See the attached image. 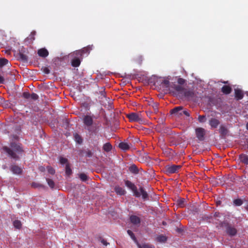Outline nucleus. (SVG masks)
<instances>
[{"instance_id":"31","label":"nucleus","mask_w":248,"mask_h":248,"mask_svg":"<svg viewBox=\"0 0 248 248\" xmlns=\"http://www.w3.org/2000/svg\"><path fill=\"white\" fill-rule=\"evenodd\" d=\"M74 138L76 142L78 144H81L82 142V139L79 135L76 134L74 136Z\"/></svg>"},{"instance_id":"12","label":"nucleus","mask_w":248,"mask_h":248,"mask_svg":"<svg viewBox=\"0 0 248 248\" xmlns=\"http://www.w3.org/2000/svg\"><path fill=\"white\" fill-rule=\"evenodd\" d=\"M26 51L25 48H23L19 50L18 53V58L23 62H27L28 56L27 55Z\"/></svg>"},{"instance_id":"46","label":"nucleus","mask_w":248,"mask_h":248,"mask_svg":"<svg viewBox=\"0 0 248 248\" xmlns=\"http://www.w3.org/2000/svg\"><path fill=\"white\" fill-rule=\"evenodd\" d=\"M184 82H185V80L183 78H180L178 79V84H177L182 85V84H183L184 83Z\"/></svg>"},{"instance_id":"27","label":"nucleus","mask_w":248,"mask_h":248,"mask_svg":"<svg viewBox=\"0 0 248 248\" xmlns=\"http://www.w3.org/2000/svg\"><path fill=\"white\" fill-rule=\"evenodd\" d=\"M140 195H142V198L144 200L147 199L148 197V195L147 193V192L144 190V188L142 187H140Z\"/></svg>"},{"instance_id":"1","label":"nucleus","mask_w":248,"mask_h":248,"mask_svg":"<svg viewBox=\"0 0 248 248\" xmlns=\"http://www.w3.org/2000/svg\"><path fill=\"white\" fill-rule=\"evenodd\" d=\"M3 150L11 158L15 160L19 159V155L23 151L19 143L13 141L11 142L10 147L4 146Z\"/></svg>"},{"instance_id":"26","label":"nucleus","mask_w":248,"mask_h":248,"mask_svg":"<svg viewBox=\"0 0 248 248\" xmlns=\"http://www.w3.org/2000/svg\"><path fill=\"white\" fill-rule=\"evenodd\" d=\"M186 200L184 198H180L177 201V205L180 207H184L186 206Z\"/></svg>"},{"instance_id":"24","label":"nucleus","mask_w":248,"mask_h":248,"mask_svg":"<svg viewBox=\"0 0 248 248\" xmlns=\"http://www.w3.org/2000/svg\"><path fill=\"white\" fill-rule=\"evenodd\" d=\"M119 147L121 149L125 151L129 150L130 148L129 145L127 143L124 142L120 143L119 144Z\"/></svg>"},{"instance_id":"3","label":"nucleus","mask_w":248,"mask_h":248,"mask_svg":"<svg viewBox=\"0 0 248 248\" xmlns=\"http://www.w3.org/2000/svg\"><path fill=\"white\" fill-rule=\"evenodd\" d=\"M93 118L94 116L86 115L83 117V123L84 125L87 127V130L89 132H93Z\"/></svg>"},{"instance_id":"50","label":"nucleus","mask_w":248,"mask_h":248,"mask_svg":"<svg viewBox=\"0 0 248 248\" xmlns=\"http://www.w3.org/2000/svg\"><path fill=\"white\" fill-rule=\"evenodd\" d=\"M4 78L0 75V84H2L4 82Z\"/></svg>"},{"instance_id":"14","label":"nucleus","mask_w":248,"mask_h":248,"mask_svg":"<svg viewBox=\"0 0 248 248\" xmlns=\"http://www.w3.org/2000/svg\"><path fill=\"white\" fill-rule=\"evenodd\" d=\"M90 49H91V48H90V46H88V47H84V48H83L82 49H81L80 50L77 51L75 52V54H76V56H79L80 57H82V54L83 53L89 54Z\"/></svg>"},{"instance_id":"55","label":"nucleus","mask_w":248,"mask_h":248,"mask_svg":"<svg viewBox=\"0 0 248 248\" xmlns=\"http://www.w3.org/2000/svg\"><path fill=\"white\" fill-rule=\"evenodd\" d=\"M102 95H103V96H105L102 92Z\"/></svg>"},{"instance_id":"47","label":"nucleus","mask_w":248,"mask_h":248,"mask_svg":"<svg viewBox=\"0 0 248 248\" xmlns=\"http://www.w3.org/2000/svg\"><path fill=\"white\" fill-rule=\"evenodd\" d=\"M32 186L34 187H39L43 186L41 184L35 183H32Z\"/></svg>"},{"instance_id":"13","label":"nucleus","mask_w":248,"mask_h":248,"mask_svg":"<svg viewBox=\"0 0 248 248\" xmlns=\"http://www.w3.org/2000/svg\"><path fill=\"white\" fill-rule=\"evenodd\" d=\"M158 81L160 82V84L163 88H168L169 91H171L170 85L168 80L164 78H160ZM158 82V81H157Z\"/></svg>"},{"instance_id":"5","label":"nucleus","mask_w":248,"mask_h":248,"mask_svg":"<svg viewBox=\"0 0 248 248\" xmlns=\"http://www.w3.org/2000/svg\"><path fill=\"white\" fill-rule=\"evenodd\" d=\"M181 165H168L166 166V172L168 174H172L177 173L179 171V170L181 168Z\"/></svg>"},{"instance_id":"48","label":"nucleus","mask_w":248,"mask_h":248,"mask_svg":"<svg viewBox=\"0 0 248 248\" xmlns=\"http://www.w3.org/2000/svg\"><path fill=\"white\" fill-rule=\"evenodd\" d=\"M101 243L105 246H107L108 244L107 241L104 239L101 240Z\"/></svg>"},{"instance_id":"51","label":"nucleus","mask_w":248,"mask_h":248,"mask_svg":"<svg viewBox=\"0 0 248 248\" xmlns=\"http://www.w3.org/2000/svg\"><path fill=\"white\" fill-rule=\"evenodd\" d=\"M39 170L41 171H44L45 170V168L43 166H41L39 168Z\"/></svg>"},{"instance_id":"20","label":"nucleus","mask_w":248,"mask_h":248,"mask_svg":"<svg viewBox=\"0 0 248 248\" xmlns=\"http://www.w3.org/2000/svg\"><path fill=\"white\" fill-rule=\"evenodd\" d=\"M219 123V121L215 118H212L209 121V124L213 128H217Z\"/></svg>"},{"instance_id":"11","label":"nucleus","mask_w":248,"mask_h":248,"mask_svg":"<svg viewBox=\"0 0 248 248\" xmlns=\"http://www.w3.org/2000/svg\"><path fill=\"white\" fill-rule=\"evenodd\" d=\"M10 169L14 174L17 175L21 174L22 172L21 168L16 165H11L10 167Z\"/></svg>"},{"instance_id":"21","label":"nucleus","mask_w":248,"mask_h":248,"mask_svg":"<svg viewBox=\"0 0 248 248\" xmlns=\"http://www.w3.org/2000/svg\"><path fill=\"white\" fill-rule=\"evenodd\" d=\"M239 159L243 163L248 165V155L246 154H242L239 155Z\"/></svg>"},{"instance_id":"18","label":"nucleus","mask_w":248,"mask_h":248,"mask_svg":"<svg viewBox=\"0 0 248 248\" xmlns=\"http://www.w3.org/2000/svg\"><path fill=\"white\" fill-rule=\"evenodd\" d=\"M48 51L45 48L40 49L38 50V54L42 57H46L48 55Z\"/></svg>"},{"instance_id":"54","label":"nucleus","mask_w":248,"mask_h":248,"mask_svg":"<svg viewBox=\"0 0 248 248\" xmlns=\"http://www.w3.org/2000/svg\"><path fill=\"white\" fill-rule=\"evenodd\" d=\"M247 129H248V123L247 124Z\"/></svg>"},{"instance_id":"19","label":"nucleus","mask_w":248,"mask_h":248,"mask_svg":"<svg viewBox=\"0 0 248 248\" xmlns=\"http://www.w3.org/2000/svg\"><path fill=\"white\" fill-rule=\"evenodd\" d=\"M234 91L235 98H236L237 100L242 99L244 96L243 92L239 89H235Z\"/></svg>"},{"instance_id":"57","label":"nucleus","mask_w":248,"mask_h":248,"mask_svg":"<svg viewBox=\"0 0 248 248\" xmlns=\"http://www.w3.org/2000/svg\"><path fill=\"white\" fill-rule=\"evenodd\" d=\"M247 208L248 209V206H247Z\"/></svg>"},{"instance_id":"6","label":"nucleus","mask_w":248,"mask_h":248,"mask_svg":"<svg viewBox=\"0 0 248 248\" xmlns=\"http://www.w3.org/2000/svg\"><path fill=\"white\" fill-rule=\"evenodd\" d=\"M125 185L127 187L132 190L135 196L137 197L140 196V194L138 191L136 186L133 183L128 180H126L125 181Z\"/></svg>"},{"instance_id":"35","label":"nucleus","mask_w":248,"mask_h":248,"mask_svg":"<svg viewBox=\"0 0 248 248\" xmlns=\"http://www.w3.org/2000/svg\"><path fill=\"white\" fill-rule=\"evenodd\" d=\"M65 173L67 175H69L72 173V170L68 164L66 165Z\"/></svg>"},{"instance_id":"42","label":"nucleus","mask_w":248,"mask_h":248,"mask_svg":"<svg viewBox=\"0 0 248 248\" xmlns=\"http://www.w3.org/2000/svg\"><path fill=\"white\" fill-rule=\"evenodd\" d=\"M68 162L67 159L64 158L63 157H60V162L62 164H64L67 163Z\"/></svg>"},{"instance_id":"16","label":"nucleus","mask_w":248,"mask_h":248,"mask_svg":"<svg viewBox=\"0 0 248 248\" xmlns=\"http://www.w3.org/2000/svg\"><path fill=\"white\" fill-rule=\"evenodd\" d=\"M130 221L135 225H139L140 223V219L139 217L132 215L130 217Z\"/></svg>"},{"instance_id":"52","label":"nucleus","mask_w":248,"mask_h":248,"mask_svg":"<svg viewBox=\"0 0 248 248\" xmlns=\"http://www.w3.org/2000/svg\"><path fill=\"white\" fill-rule=\"evenodd\" d=\"M153 108H154L155 109V111L158 109V108H157V105L156 104H154V106H153Z\"/></svg>"},{"instance_id":"33","label":"nucleus","mask_w":248,"mask_h":248,"mask_svg":"<svg viewBox=\"0 0 248 248\" xmlns=\"http://www.w3.org/2000/svg\"><path fill=\"white\" fill-rule=\"evenodd\" d=\"M8 63V60L6 59H0V67H2Z\"/></svg>"},{"instance_id":"32","label":"nucleus","mask_w":248,"mask_h":248,"mask_svg":"<svg viewBox=\"0 0 248 248\" xmlns=\"http://www.w3.org/2000/svg\"><path fill=\"white\" fill-rule=\"evenodd\" d=\"M13 225L16 228L20 229L21 227V222L18 220H15L13 222Z\"/></svg>"},{"instance_id":"23","label":"nucleus","mask_w":248,"mask_h":248,"mask_svg":"<svg viewBox=\"0 0 248 248\" xmlns=\"http://www.w3.org/2000/svg\"><path fill=\"white\" fill-rule=\"evenodd\" d=\"M221 91L224 94H228L231 93L232 89L230 86L224 85L222 87Z\"/></svg>"},{"instance_id":"29","label":"nucleus","mask_w":248,"mask_h":248,"mask_svg":"<svg viewBox=\"0 0 248 248\" xmlns=\"http://www.w3.org/2000/svg\"><path fill=\"white\" fill-rule=\"evenodd\" d=\"M103 149L105 151L108 152L111 150L112 146L109 143H106L104 145Z\"/></svg>"},{"instance_id":"41","label":"nucleus","mask_w":248,"mask_h":248,"mask_svg":"<svg viewBox=\"0 0 248 248\" xmlns=\"http://www.w3.org/2000/svg\"><path fill=\"white\" fill-rule=\"evenodd\" d=\"M47 170L48 173H49L51 174H54L55 172L54 169L53 168H52L51 167L48 166L47 167Z\"/></svg>"},{"instance_id":"9","label":"nucleus","mask_w":248,"mask_h":248,"mask_svg":"<svg viewBox=\"0 0 248 248\" xmlns=\"http://www.w3.org/2000/svg\"><path fill=\"white\" fill-rule=\"evenodd\" d=\"M196 136L198 139L200 140H204L205 131L204 128L202 127H198L196 129Z\"/></svg>"},{"instance_id":"7","label":"nucleus","mask_w":248,"mask_h":248,"mask_svg":"<svg viewBox=\"0 0 248 248\" xmlns=\"http://www.w3.org/2000/svg\"><path fill=\"white\" fill-rule=\"evenodd\" d=\"M224 226L226 228V231L228 234L230 236H234L236 235L237 230L233 226L227 223H224Z\"/></svg>"},{"instance_id":"56","label":"nucleus","mask_w":248,"mask_h":248,"mask_svg":"<svg viewBox=\"0 0 248 248\" xmlns=\"http://www.w3.org/2000/svg\"><path fill=\"white\" fill-rule=\"evenodd\" d=\"M220 202H217V204H219Z\"/></svg>"},{"instance_id":"2","label":"nucleus","mask_w":248,"mask_h":248,"mask_svg":"<svg viewBox=\"0 0 248 248\" xmlns=\"http://www.w3.org/2000/svg\"><path fill=\"white\" fill-rule=\"evenodd\" d=\"M170 112L171 114L179 118L182 117L184 115L186 116H189L190 115L189 112L186 110H184L182 106L175 107L170 110Z\"/></svg>"},{"instance_id":"10","label":"nucleus","mask_w":248,"mask_h":248,"mask_svg":"<svg viewBox=\"0 0 248 248\" xmlns=\"http://www.w3.org/2000/svg\"><path fill=\"white\" fill-rule=\"evenodd\" d=\"M183 96L188 100L193 99L195 97V93L192 90L184 89Z\"/></svg>"},{"instance_id":"4","label":"nucleus","mask_w":248,"mask_h":248,"mask_svg":"<svg viewBox=\"0 0 248 248\" xmlns=\"http://www.w3.org/2000/svg\"><path fill=\"white\" fill-rule=\"evenodd\" d=\"M170 92H172L175 95L179 96L180 97H182L183 95V92L185 89L182 86V85L174 84L172 83L170 85Z\"/></svg>"},{"instance_id":"38","label":"nucleus","mask_w":248,"mask_h":248,"mask_svg":"<svg viewBox=\"0 0 248 248\" xmlns=\"http://www.w3.org/2000/svg\"><path fill=\"white\" fill-rule=\"evenodd\" d=\"M137 246L138 248H153L152 246L149 244H144L143 245H141L139 243H137Z\"/></svg>"},{"instance_id":"45","label":"nucleus","mask_w":248,"mask_h":248,"mask_svg":"<svg viewBox=\"0 0 248 248\" xmlns=\"http://www.w3.org/2000/svg\"><path fill=\"white\" fill-rule=\"evenodd\" d=\"M23 96L24 98L26 99H30L31 96V94L28 92H24L23 93Z\"/></svg>"},{"instance_id":"44","label":"nucleus","mask_w":248,"mask_h":248,"mask_svg":"<svg viewBox=\"0 0 248 248\" xmlns=\"http://www.w3.org/2000/svg\"><path fill=\"white\" fill-rule=\"evenodd\" d=\"M85 153H86V156L87 157H90L93 156V152L89 150H86Z\"/></svg>"},{"instance_id":"22","label":"nucleus","mask_w":248,"mask_h":248,"mask_svg":"<svg viewBox=\"0 0 248 248\" xmlns=\"http://www.w3.org/2000/svg\"><path fill=\"white\" fill-rule=\"evenodd\" d=\"M114 190L117 194L120 195H124L126 193L125 190L119 186H116Z\"/></svg>"},{"instance_id":"49","label":"nucleus","mask_w":248,"mask_h":248,"mask_svg":"<svg viewBox=\"0 0 248 248\" xmlns=\"http://www.w3.org/2000/svg\"><path fill=\"white\" fill-rule=\"evenodd\" d=\"M44 72L45 73L48 74L50 73V70L47 68H45L44 69Z\"/></svg>"},{"instance_id":"36","label":"nucleus","mask_w":248,"mask_h":248,"mask_svg":"<svg viewBox=\"0 0 248 248\" xmlns=\"http://www.w3.org/2000/svg\"><path fill=\"white\" fill-rule=\"evenodd\" d=\"M79 178L82 181H86L88 179V177L84 173H82L79 174Z\"/></svg>"},{"instance_id":"43","label":"nucleus","mask_w":248,"mask_h":248,"mask_svg":"<svg viewBox=\"0 0 248 248\" xmlns=\"http://www.w3.org/2000/svg\"><path fill=\"white\" fill-rule=\"evenodd\" d=\"M30 98L33 100H36L38 98V95L35 93H32L31 94Z\"/></svg>"},{"instance_id":"34","label":"nucleus","mask_w":248,"mask_h":248,"mask_svg":"<svg viewBox=\"0 0 248 248\" xmlns=\"http://www.w3.org/2000/svg\"><path fill=\"white\" fill-rule=\"evenodd\" d=\"M46 181L47 182V184L49 185V186L51 188H53L54 187V186H55V184H54V181L52 180H51L50 179H49V178H46Z\"/></svg>"},{"instance_id":"30","label":"nucleus","mask_w":248,"mask_h":248,"mask_svg":"<svg viewBox=\"0 0 248 248\" xmlns=\"http://www.w3.org/2000/svg\"><path fill=\"white\" fill-rule=\"evenodd\" d=\"M156 240L160 242H165L167 240V237L163 235H160L156 237Z\"/></svg>"},{"instance_id":"25","label":"nucleus","mask_w":248,"mask_h":248,"mask_svg":"<svg viewBox=\"0 0 248 248\" xmlns=\"http://www.w3.org/2000/svg\"><path fill=\"white\" fill-rule=\"evenodd\" d=\"M129 170L134 174H138L139 171V169L135 164H133L129 167Z\"/></svg>"},{"instance_id":"40","label":"nucleus","mask_w":248,"mask_h":248,"mask_svg":"<svg viewBox=\"0 0 248 248\" xmlns=\"http://www.w3.org/2000/svg\"><path fill=\"white\" fill-rule=\"evenodd\" d=\"M233 202L237 206H240L243 203L242 201L240 199H236L234 200Z\"/></svg>"},{"instance_id":"8","label":"nucleus","mask_w":248,"mask_h":248,"mask_svg":"<svg viewBox=\"0 0 248 248\" xmlns=\"http://www.w3.org/2000/svg\"><path fill=\"white\" fill-rule=\"evenodd\" d=\"M127 117L130 122H140L142 120L140 114L134 112L128 114Z\"/></svg>"},{"instance_id":"17","label":"nucleus","mask_w":248,"mask_h":248,"mask_svg":"<svg viewBox=\"0 0 248 248\" xmlns=\"http://www.w3.org/2000/svg\"><path fill=\"white\" fill-rule=\"evenodd\" d=\"M219 132L222 137H226L228 133V130L226 127L223 125H221L220 126Z\"/></svg>"},{"instance_id":"37","label":"nucleus","mask_w":248,"mask_h":248,"mask_svg":"<svg viewBox=\"0 0 248 248\" xmlns=\"http://www.w3.org/2000/svg\"><path fill=\"white\" fill-rule=\"evenodd\" d=\"M198 120L200 123H204L206 121L205 115H199L198 117Z\"/></svg>"},{"instance_id":"53","label":"nucleus","mask_w":248,"mask_h":248,"mask_svg":"<svg viewBox=\"0 0 248 248\" xmlns=\"http://www.w3.org/2000/svg\"><path fill=\"white\" fill-rule=\"evenodd\" d=\"M6 166L4 165V166H3V168L4 169H6Z\"/></svg>"},{"instance_id":"39","label":"nucleus","mask_w":248,"mask_h":248,"mask_svg":"<svg viewBox=\"0 0 248 248\" xmlns=\"http://www.w3.org/2000/svg\"><path fill=\"white\" fill-rule=\"evenodd\" d=\"M127 233L134 241H135V242H137L136 238L135 237L134 234L133 233V232L131 231L128 230Z\"/></svg>"},{"instance_id":"15","label":"nucleus","mask_w":248,"mask_h":248,"mask_svg":"<svg viewBox=\"0 0 248 248\" xmlns=\"http://www.w3.org/2000/svg\"><path fill=\"white\" fill-rule=\"evenodd\" d=\"M80 58L82 59V57L77 56L76 58L72 60L71 62L72 65L73 67L79 66L80 64Z\"/></svg>"},{"instance_id":"28","label":"nucleus","mask_w":248,"mask_h":248,"mask_svg":"<svg viewBox=\"0 0 248 248\" xmlns=\"http://www.w3.org/2000/svg\"><path fill=\"white\" fill-rule=\"evenodd\" d=\"M36 35V31H32L29 37H28L26 40V41H28L30 40V43L32 42V41L35 39V35Z\"/></svg>"}]
</instances>
